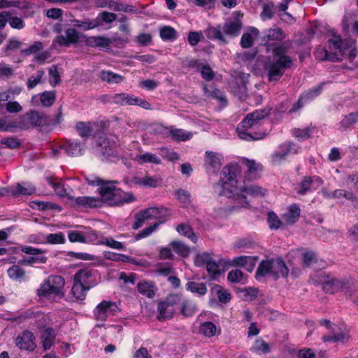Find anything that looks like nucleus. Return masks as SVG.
<instances>
[{"instance_id": "nucleus-1", "label": "nucleus", "mask_w": 358, "mask_h": 358, "mask_svg": "<svg viewBox=\"0 0 358 358\" xmlns=\"http://www.w3.org/2000/svg\"><path fill=\"white\" fill-rule=\"evenodd\" d=\"M287 51V48L284 44L273 47V57H268L264 64V69L270 82L279 80L285 70L291 66L292 60L285 55Z\"/></svg>"}, {"instance_id": "nucleus-2", "label": "nucleus", "mask_w": 358, "mask_h": 358, "mask_svg": "<svg viewBox=\"0 0 358 358\" xmlns=\"http://www.w3.org/2000/svg\"><path fill=\"white\" fill-rule=\"evenodd\" d=\"M269 112L266 110H256L248 113L241 121L237 128L238 137L244 141H257L263 138L264 133L256 130L262 125V120L265 118Z\"/></svg>"}, {"instance_id": "nucleus-3", "label": "nucleus", "mask_w": 358, "mask_h": 358, "mask_svg": "<svg viewBox=\"0 0 358 358\" xmlns=\"http://www.w3.org/2000/svg\"><path fill=\"white\" fill-rule=\"evenodd\" d=\"M317 279L312 278L315 283L321 284L322 289L330 294H334L338 291H342L345 296L348 294L350 289L355 286V281L351 278L338 279L335 277L327 275L324 272H319L315 274Z\"/></svg>"}, {"instance_id": "nucleus-4", "label": "nucleus", "mask_w": 358, "mask_h": 358, "mask_svg": "<svg viewBox=\"0 0 358 358\" xmlns=\"http://www.w3.org/2000/svg\"><path fill=\"white\" fill-rule=\"evenodd\" d=\"M289 269L281 258L262 260L259 264L257 272V278L269 275L277 280L280 277L288 275Z\"/></svg>"}, {"instance_id": "nucleus-5", "label": "nucleus", "mask_w": 358, "mask_h": 358, "mask_svg": "<svg viewBox=\"0 0 358 358\" xmlns=\"http://www.w3.org/2000/svg\"><path fill=\"white\" fill-rule=\"evenodd\" d=\"M85 180L90 185L99 186L98 191L101 196L102 201L107 202L111 206V203L115 196H118L119 189L116 188V181L104 180L96 176H86Z\"/></svg>"}, {"instance_id": "nucleus-6", "label": "nucleus", "mask_w": 358, "mask_h": 358, "mask_svg": "<svg viewBox=\"0 0 358 358\" xmlns=\"http://www.w3.org/2000/svg\"><path fill=\"white\" fill-rule=\"evenodd\" d=\"M64 279L59 275L49 276L37 290L39 296L50 298L52 296H57L62 298L64 296L63 292L64 287Z\"/></svg>"}, {"instance_id": "nucleus-7", "label": "nucleus", "mask_w": 358, "mask_h": 358, "mask_svg": "<svg viewBox=\"0 0 358 358\" xmlns=\"http://www.w3.org/2000/svg\"><path fill=\"white\" fill-rule=\"evenodd\" d=\"M46 117L43 113L35 110H30L20 117L17 122H14L8 127H13L21 130H27L31 127H41L46 123Z\"/></svg>"}, {"instance_id": "nucleus-8", "label": "nucleus", "mask_w": 358, "mask_h": 358, "mask_svg": "<svg viewBox=\"0 0 358 358\" xmlns=\"http://www.w3.org/2000/svg\"><path fill=\"white\" fill-rule=\"evenodd\" d=\"M181 296L177 294L169 295L164 300L160 301L157 304V318L160 322H164L173 317L176 310V306L179 304Z\"/></svg>"}, {"instance_id": "nucleus-9", "label": "nucleus", "mask_w": 358, "mask_h": 358, "mask_svg": "<svg viewBox=\"0 0 358 358\" xmlns=\"http://www.w3.org/2000/svg\"><path fill=\"white\" fill-rule=\"evenodd\" d=\"M267 190L257 185L245 186L241 188L240 193L234 194L236 206L234 208H247L249 206L246 200V194L253 197L264 196Z\"/></svg>"}, {"instance_id": "nucleus-10", "label": "nucleus", "mask_w": 358, "mask_h": 358, "mask_svg": "<svg viewBox=\"0 0 358 358\" xmlns=\"http://www.w3.org/2000/svg\"><path fill=\"white\" fill-rule=\"evenodd\" d=\"M120 309L115 302L103 301L99 303L94 310V317L99 321H106L110 316L115 315Z\"/></svg>"}, {"instance_id": "nucleus-11", "label": "nucleus", "mask_w": 358, "mask_h": 358, "mask_svg": "<svg viewBox=\"0 0 358 358\" xmlns=\"http://www.w3.org/2000/svg\"><path fill=\"white\" fill-rule=\"evenodd\" d=\"M79 32L74 28H68L65 30V34L57 35L53 41V44L57 43L59 46L69 47L71 44L78 43L80 36Z\"/></svg>"}, {"instance_id": "nucleus-12", "label": "nucleus", "mask_w": 358, "mask_h": 358, "mask_svg": "<svg viewBox=\"0 0 358 358\" xmlns=\"http://www.w3.org/2000/svg\"><path fill=\"white\" fill-rule=\"evenodd\" d=\"M93 126H96L101 129L104 130L106 127V123L103 121L94 123L90 122H79L76 125V129L79 136H81L84 141H86L90 137L92 134Z\"/></svg>"}, {"instance_id": "nucleus-13", "label": "nucleus", "mask_w": 358, "mask_h": 358, "mask_svg": "<svg viewBox=\"0 0 358 358\" xmlns=\"http://www.w3.org/2000/svg\"><path fill=\"white\" fill-rule=\"evenodd\" d=\"M34 339V334L26 330L17 336L15 344L21 350L31 351L35 348Z\"/></svg>"}, {"instance_id": "nucleus-14", "label": "nucleus", "mask_w": 358, "mask_h": 358, "mask_svg": "<svg viewBox=\"0 0 358 358\" xmlns=\"http://www.w3.org/2000/svg\"><path fill=\"white\" fill-rule=\"evenodd\" d=\"M221 27L224 36L235 38L240 34L243 27V23L241 20L238 19L229 20L225 22Z\"/></svg>"}, {"instance_id": "nucleus-15", "label": "nucleus", "mask_w": 358, "mask_h": 358, "mask_svg": "<svg viewBox=\"0 0 358 358\" xmlns=\"http://www.w3.org/2000/svg\"><path fill=\"white\" fill-rule=\"evenodd\" d=\"M85 38V43L90 48H99L109 49L111 45V40L110 38L103 36H82Z\"/></svg>"}, {"instance_id": "nucleus-16", "label": "nucleus", "mask_w": 358, "mask_h": 358, "mask_svg": "<svg viewBox=\"0 0 358 358\" xmlns=\"http://www.w3.org/2000/svg\"><path fill=\"white\" fill-rule=\"evenodd\" d=\"M98 147L99 152L106 159H110L111 157H115L117 155L115 143L106 138L101 139L98 143Z\"/></svg>"}, {"instance_id": "nucleus-17", "label": "nucleus", "mask_w": 358, "mask_h": 358, "mask_svg": "<svg viewBox=\"0 0 358 358\" xmlns=\"http://www.w3.org/2000/svg\"><path fill=\"white\" fill-rule=\"evenodd\" d=\"M64 149L66 154L69 156H79L82 155L84 152L85 143L78 141L69 140L66 141L64 145L60 147Z\"/></svg>"}, {"instance_id": "nucleus-18", "label": "nucleus", "mask_w": 358, "mask_h": 358, "mask_svg": "<svg viewBox=\"0 0 358 358\" xmlns=\"http://www.w3.org/2000/svg\"><path fill=\"white\" fill-rule=\"evenodd\" d=\"M295 147V145L292 143L280 146L278 150L271 155L273 164H276L285 159L289 153H296L297 149Z\"/></svg>"}, {"instance_id": "nucleus-19", "label": "nucleus", "mask_w": 358, "mask_h": 358, "mask_svg": "<svg viewBox=\"0 0 358 358\" xmlns=\"http://www.w3.org/2000/svg\"><path fill=\"white\" fill-rule=\"evenodd\" d=\"M204 164L207 171L215 173L220 169L222 163L220 158L215 152L206 151Z\"/></svg>"}, {"instance_id": "nucleus-20", "label": "nucleus", "mask_w": 358, "mask_h": 358, "mask_svg": "<svg viewBox=\"0 0 358 358\" xmlns=\"http://www.w3.org/2000/svg\"><path fill=\"white\" fill-rule=\"evenodd\" d=\"M95 272L90 268L80 269L74 275V282L83 284L84 285H89L91 287L94 285L92 278Z\"/></svg>"}, {"instance_id": "nucleus-21", "label": "nucleus", "mask_w": 358, "mask_h": 358, "mask_svg": "<svg viewBox=\"0 0 358 358\" xmlns=\"http://www.w3.org/2000/svg\"><path fill=\"white\" fill-rule=\"evenodd\" d=\"M257 257L239 256L233 259V265L242 266L249 272H252L255 266Z\"/></svg>"}, {"instance_id": "nucleus-22", "label": "nucleus", "mask_w": 358, "mask_h": 358, "mask_svg": "<svg viewBox=\"0 0 358 358\" xmlns=\"http://www.w3.org/2000/svg\"><path fill=\"white\" fill-rule=\"evenodd\" d=\"M203 90L206 97L219 101L222 106H227V99L223 92L213 87L209 88L207 85H203Z\"/></svg>"}, {"instance_id": "nucleus-23", "label": "nucleus", "mask_w": 358, "mask_h": 358, "mask_svg": "<svg viewBox=\"0 0 358 358\" xmlns=\"http://www.w3.org/2000/svg\"><path fill=\"white\" fill-rule=\"evenodd\" d=\"M168 210L164 208H158V207H151L148 208L140 212L142 213L143 217L147 220H159L162 219L165 216L167 215L166 212Z\"/></svg>"}, {"instance_id": "nucleus-24", "label": "nucleus", "mask_w": 358, "mask_h": 358, "mask_svg": "<svg viewBox=\"0 0 358 358\" xmlns=\"http://www.w3.org/2000/svg\"><path fill=\"white\" fill-rule=\"evenodd\" d=\"M300 214L299 206L294 203L289 206L288 211L283 214L282 219L286 224L292 225L298 221Z\"/></svg>"}, {"instance_id": "nucleus-25", "label": "nucleus", "mask_w": 358, "mask_h": 358, "mask_svg": "<svg viewBox=\"0 0 358 358\" xmlns=\"http://www.w3.org/2000/svg\"><path fill=\"white\" fill-rule=\"evenodd\" d=\"M204 33L208 39L218 41L220 44H227L228 43L222 33L221 25L210 27L204 31Z\"/></svg>"}, {"instance_id": "nucleus-26", "label": "nucleus", "mask_w": 358, "mask_h": 358, "mask_svg": "<svg viewBox=\"0 0 358 358\" xmlns=\"http://www.w3.org/2000/svg\"><path fill=\"white\" fill-rule=\"evenodd\" d=\"M285 35L280 28H270L264 32L263 41L266 42L265 45L268 51L269 45H267L270 41H281L284 39Z\"/></svg>"}, {"instance_id": "nucleus-27", "label": "nucleus", "mask_w": 358, "mask_h": 358, "mask_svg": "<svg viewBox=\"0 0 358 358\" xmlns=\"http://www.w3.org/2000/svg\"><path fill=\"white\" fill-rule=\"evenodd\" d=\"M36 188L31 183H17L15 188L11 189V195L17 197L20 195H31L35 193Z\"/></svg>"}, {"instance_id": "nucleus-28", "label": "nucleus", "mask_w": 358, "mask_h": 358, "mask_svg": "<svg viewBox=\"0 0 358 358\" xmlns=\"http://www.w3.org/2000/svg\"><path fill=\"white\" fill-rule=\"evenodd\" d=\"M75 202L84 208H96L102 205V200L94 196H78L76 198Z\"/></svg>"}, {"instance_id": "nucleus-29", "label": "nucleus", "mask_w": 358, "mask_h": 358, "mask_svg": "<svg viewBox=\"0 0 358 358\" xmlns=\"http://www.w3.org/2000/svg\"><path fill=\"white\" fill-rule=\"evenodd\" d=\"M71 22L75 27L83 30L92 29L101 25V20L99 17L94 19L85 18L83 20L74 19Z\"/></svg>"}, {"instance_id": "nucleus-30", "label": "nucleus", "mask_w": 358, "mask_h": 358, "mask_svg": "<svg viewBox=\"0 0 358 358\" xmlns=\"http://www.w3.org/2000/svg\"><path fill=\"white\" fill-rule=\"evenodd\" d=\"M314 180L318 181L319 183L322 182V180L318 177H303L300 183L297 185L296 192L301 195H305L308 192L311 191V186L313 183Z\"/></svg>"}, {"instance_id": "nucleus-31", "label": "nucleus", "mask_w": 358, "mask_h": 358, "mask_svg": "<svg viewBox=\"0 0 358 358\" xmlns=\"http://www.w3.org/2000/svg\"><path fill=\"white\" fill-rule=\"evenodd\" d=\"M134 97V95L127 93L115 94L110 97L109 101L120 106H132Z\"/></svg>"}, {"instance_id": "nucleus-32", "label": "nucleus", "mask_w": 358, "mask_h": 358, "mask_svg": "<svg viewBox=\"0 0 358 358\" xmlns=\"http://www.w3.org/2000/svg\"><path fill=\"white\" fill-rule=\"evenodd\" d=\"M118 196H115L111 203V206H122L124 203H131L136 201V197L132 192H125L119 189Z\"/></svg>"}, {"instance_id": "nucleus-33", "label": "nucleus", "mask_w": 358, "mask_h": 358, "mask_svg": "<svg viewBox=\"0 0 358 358\" xmlns=\"http://www.w3.org/2000/svg\"><path fill=\"white\" fill-rule=\"evenodd\" d=\"M350 335L345 331H340L339 332H334L332 334L325 335L322 337L324 342H334L345 343L350 341Z\"/></svg>"}, {"instance_id": "nucleus-34", "label": "nucleus", "mask_w": 358, "mask_h": 358, "mask_svg": "<svg viewBox=\"0 0 358 358\" xmlns=\"http://www.w3.org/2000/svg\"><path fill=\"white\" fill-rule=\"evenodd\" d=\"M138 290L141 294L148 298H153L157 289L153 282L143 281L138 282Z\"/></svg>"}, {"instance_id": "nucleus-35", "label": "nucleus", "mask_w": 358, "mask_h": 358, "mask_svg": "<svg viewBox=\"0 0 358 358\" xmlns=\"http://www.w3.org/2000/svg\"><path fill=\"white\" fill-rule=\"evenodd\" d=\"M180 313L185 317H191L196 311V305L191 300L184 299L180 301Z\"/></svg>"}, {"instance_id": "nucleus-36", "label": "nucleus", "mask_w": 358, "mask_h": 358, "mask_svg": "<svg viewBox=\"0 0 358 358\" xmlns=\"http://www.w3.org/2000/svg\"><path fill=\"white\" fill-rule=\"evenodd\" d=\"M186 289L193 294L203 296L207 292V287L204 282L190 281L186 284Z\"/></svg>"}, {"instance_id": "nucleus-37", "label": "nucleus", "mask_w": 358, "mask_h": 358, "mask_svg": "<svg viewBox=\"0 0 358 358\" xmlns=\"http://www.w3.org/2000/svg\"><path fill=\"white\" fill-rule=\"evenodd\" d=\"M22 252L32 255L34 259H42L43 261L38 262V263L45 264L47 262V257L43 254L45 252L44 250L36 248L31 246H22L20 248Z\"/></svg>"}, {"instance_id": "nucleus-38", "label": "nucleus", "mask_w": 358, "mask_h": 358, "mask_svg": "<svg viewBox=\"0 0 358 358\" xmlns=\"http://www.w3.org/2000/svg\"><path fill=\"white\" fill-rule=\"evenodd\" d=\"M99 77L103 81L115 84L121 83L124 79L121 75L109 71H101Z\"/></svg>"}, {"instance_id": "nucleus-39", "label": "nucleus", "mask_w": 358, "mask_h": 358, "mask_svg": "<svg viewBox=\"0 0 358 358\" xmlns=\"http://www.w3.org/2000/svg\"><path fill=\"white\" fill-rule=\"evenodd\" d=\"M9 278L13 280H21L24 278L25 271L19 265H13L7 270Z\"/></svg>"}, {"instance_id": "nucleus-40", "label": "nucleus", "mask_w": 358, "mask_h": 358, "mask_svg": "<svg viewBox=\"0 0 358 358\" xmlns=\"http://www.w3.org/2000/svg\"><path fill=\"white\" fill-rule=\"evenodd\" d=\"M91 287L89 285H84L77 282H74L71 292L76 299L83 300L85 298L87 291Z\"/></svg>"}, {"instance_id": "nucleus-41", "label": "nucleus", "mask_w": 358, "mask_h": 358, "mask_svg": "<svg viewBox=\"0 0 358 358\" xmlns=\"http://www.w3.org/2000/svg\"><path fill=\"white\" fill-rule=\"evenodd\" d=\"M55 337V331L51 328L46 329L41 336L44 350H49L53 344Z\"/></svg>"}, {"instance_id": "nucleus-42", "label": "nucleus", "mask_w": 358, "mask_h": 358, "mask_svg": "<svg viewBox=\"0 0 358 358\" xmlns=\"http://www.w3.org/2000/svg\"><path fill=\"white\" fill-rule=\"evenodd\" d=\"M159 35L163 41H174L178 38L177 31L170 26H164L160 28Z\"/></svg>"}, {"instance_id": "nucleus-43", "label": "nucleus", "mask_w": 358, "mask_h": 358, "mask_svg": "<svg viewBox=\"0 0 358 358\" xmlns=\"http://www.w3.org/2000/svg\"><path fill=\"white\" fill-rule=\"evenodd\" d=\"M22 45V42L13 38L7 42L2 50L6 56H10L13 52L20 49Z\"/></svg>"}, {"instance_id": "nucleus-44", "label": "nucleus", "mask_w": 358, "mask_h": 358, "mask_svg": "<svg viewBox=\"0 0 358 358\" xmlns=\"http://www.w3.org/2000/svg\"><path fill=\"white\" fill-rule=\"evenodd\" d=\"M176 230L180 234L187 237L193 243H196L197 241V236L194 233L192 227L189 225L184 223L180 224L178 225Z\"/></svg>"}, {"instance_id": "nucleus-45", "label": "nucleus", "mask_w": 358, "mask_h": 358, "mask_svg": "<svg viewBox=\"0 0 358 358\" xmlns=\"http://www.w3.org/2000/svg\"><path fill=\"white\" fill-rule=\"evenodd\" d=\"M211 291L213 292H215L219 301L221 302V303H228L231 299V294L227 291L225 289H224L222 286L220 285H215Z\"/></svg>"}, {"instance_id": "nucleus-46", "label": "nucleus", "mask_w": 358, "mask_h": 358, "mask_svg": "<svg viewBox=\"0 0 358 358\" xmlns=\"http://www.w3.org/2000/svg\"><path fill=\"white\" fill-rule=\"evenodd\" d=\"M244 162L248 168V172L250 177L256 178L257 177V173L262 169V165L259 163H257L255 160L245 159Z\"/></svg>"}, {"instance_id": "nucleus-47", "label": "nucleus", "mask_w": 358, "mask_h": 358, "mask_svg": "<svg viewBox=\"0 0 358 358\" xmlns=\"http://www.w3.org/2000/svg\"><path fill=\"white\" fill-rule=\"evenodd\" d=\"M173 250L182 257H187L189 255L190 249L181 241H172L171 243Z\"/></svg>"}, {"instance_id": "nucleus-48", "label": "nucleus", "mask_w": 358, "mask_h": 358, "mask_svg": "<svg viewBox=\"0 0 358 358\" xmlns=\"http://www.w3.org/2000/svg\"><path fill=\"white\" fill-rule=\"evenodd\" d=\"M199 332L206 337H212L215 334L216 326L211 322H205L200 325Z\"/></svg>"}, {"instance_id": "nucleus-49", "label": "nucleus", "mask_w": 358, "mask_h": 358, "mask_svg": "<svg viewBox=\"0 0 358 358\" xmlns=\"http://www.w3.org/2000/svg\"><path fill=\"white\" fill-rule=\"evenodd\" d=\"M251 350L256 353H268L270 351V347L263 339H257L255 341Z\"/></svg>"}, {"instance_id": "nucleus-50", "label": "nucleus", "mask_w": 358, "mask_h": 358, "mask_svg": "<svg viewBox=\"0 0 358 358\" xmlns=\"http://www.w3.org/2000/svg\"><path fill=\"white\" fill-rule=\"evenodd\" d=\"M222 173L224 175V185H229L231 187H233L234 185L237 183L236 180V173L229 167H224Z\"/></svg>"}, {"instance_id": "nucleus-51", "label": "nucleus", "mask_w": 358, "mask_h": 358, "mask_svg": "<svg viewBox=\"0 0 358 358\" xmlns=\"http://www.w3.org/2000/svg\"><path fill=\"white\" fill-rule=\"evenodd\" d=\"M137 159L141 163H153L155 164H160L161 159L154 154L150 152H145L143 155L137 156Z\"/></svg>"}, {"instance_id": "nucleus-52", "label": "nucleus", "mask_w": 358, "mask_h": 358, "mask_svg": "<svg viewBox=\"0 0 358 358\" xmlns=\"http://www.w3.org/2000/svg\"><path fill=\"white\" fill-rule=\"evenodd\" d=\"M324 85V83H322L318 85L313 87L311 89H310L308 91H307L302 95V99H305L306 102L311 99L317 96L321 93V91Z\"/></svg>"}, {"instance_id": "nucleus-53", "label": "nucleus", "mask_w": 358, "mask_h": 358, "mask_svg": "<svg viewBox=\"0 0 358 358\" xmlns=\"http://www.w3.org/2000/svg\"><path fill=\"white\" fill-rule=\"evenodd\" d=\"M358 122V111L351 113L346 115L341 122L340 125L344 129L350 127L352 124Z\"/></svg>"}, {"instance_id": "nucleus-54", "label": "nucleus", "mask_w": 358, "mask_h": 358, "mask_svg": "<svg viewBox=\"0 0 358 358\" xmlns=\"http://www.w3.org/2000/svg\"><path fill=\"white\" fill-rule=\"evenodd\" d=\"M213 259V258L210 253L203 252L201 254H198L196 256L194 262L196 266H206L207 264H209L210 261H212Z\"/></svg>"}, {"instance_id": "nucleus-55", "label": "nucleus", "mask_w": 358, "mask_h": 358, "mask_svg": "<svg viewBox=\"0 0 358 358\" xmlns=\"http://www.w3.org/2000/svg\"><path fill=\"white\" fill-rule=\"evenodd\" d=\"M55 101V92H44L41 94V101L43 106L49 107L52 106Z\"/></svg>"}, {"instance_id": "nucleus-56", "label": "nucleus", "mask_w": 358, "mask_h": 358, "mask_svg": "<svg viewBox=\"0 0 358 358\" xmlns=\"http://www.w3.org/2000/svg\"><path fill=\"white\" fill-rule=\"evenodd\" d=\"M178 199L183 203L184 206L187 207L191 203V194L189 192L180 189L176 192Z\"/></svg>"}, {"instance_id": "nucleus-57", "label": "nucleus", "mask_w": 358, "mask_h": 358, "mask_svg": "<svg viewBox=\"0 0 358 358\" xmlns=\"http://www.w3.org/2000/svg\"><path fill=\"white\" fill-rule=\"evenodd\" d=\"M171 134L174 139L180 141H187L192 138V135L191 133H187L185 130L181 129H174L171 130Z\"/></svg>"}, {"instance_id": "nucleus-58", "label": "nucleus", "mask_w": 358, "mask_h": 358, "mask_svg": "<svg viewBox=\"0 0 358 358\" xmlns=\"http://www.w3.org/2000/svg\"><path fill=\"white\" fill-rule=\"evenodd\" d=\"M48 73L50 76V83L52 85L55 86L60 83L61 79L57 66L52 65L50 66L49 68Z\"/></svg>"}, {"instance_id": "nucleus-59", "label": "nucleus", "mask_w": 358, "mask_h": 358, "mask_svg": "<svg viewBox=\"0 0 358 358\" xmlns=\"http://www.w3.org/2000/svg\"><path fill=\"white\" fill-rule=\"evenodd\" d=\"M202 39L203 36L201 31H191L188 33L187 41L192 46L196 45Z\"/></svg>"}, {"instance_id": "nucleus-60", "label": "nucleus", "mask_w": 358, "mask_h": 358, "mask_svg": "<svg viewBox=\"0 0 358 358\" xmlns=\"http://www.w3.org/2000/svg\"><path fill=\"white\" fill-rule=\"evenodd\" d=\"M46 242L50 244H60L65 242V236L62 233L50 234L46 236Z\"/></svg>"}, {"instance_id": "nucleus-61", "label": "nucleus", "mask_w": 358, "mask_h": 358, "mask_svg": "<svg viewBox=\"0 0 358 358\" xmlns=\"http://www.w3.org/2000/svg\"><path fill=\"white\" fill-rule=\"evenodd\" d=\"M1 143L10 149L18 148L21 145V142L15 137L3 138L1 140Z\"/></svg>"}, {"instance_id": "nucleus-62", "label": "nucleus", "mask_w": 358, "mask_h": 358, "mask_svg": "<svg viewBox=\"0 0 358 358\" xmlns=\"http://www.w3.org/2000/svg\"><path fill=\"white\" fill-rule=\"evenodd\" d=\"M48 182L57 195L62 197L66 195V190L62 183L54 181L52 178H48Z\"/></svg>"}, {"instance_id": "nucleus-63", "label": "nucleus", "mask_w": 358, "mask_h": 358, "mask_svg": "<svg viewBox=\"0 0 358 358\" xmlns=\"http://www.w3.org/2000/svg\"><path fill=\"white\" fill-rule=\"evenodd\" d=\"M267 220L271 229H279L282 224V222L273 212H269L268 213Z\"/></svg>"}, {"instance_id": "nucleus-64", "label": "nucleus", "mask_w": 358, "mask_h": 358, "mask_svg": "<svg viewBox=\"0 0 358 358\" xmlns=\"http://www.w3.org/2000/svg\"><path fill=\"white\" fill-rule=\"evenodd\" d=\"M303 262L307 267L313 266L317 263L316 254L313 252H306L303 253Z\"/></svg>"}]
</instances>
